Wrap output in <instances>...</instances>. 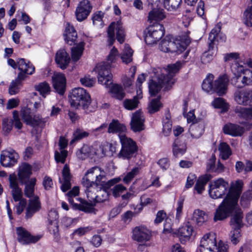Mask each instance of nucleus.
Masks as SVG:
<instances>
[{
    "label": "nucleus",
    "mask_w": 252,
    "mask_h": 252,
    "mask_svg": "<svg viewBox=\"0 0 252 252\" xmlns=\"http://www.w3.org/2000/svg\"><path fill=\"white\" fill-rule=\"evenodd\" d=\"M233 192L230 191L226 198L219 205L216 211L214 219L215 221L223 220L233 214L230 220V225L233 230L230 232V237L231 242L236 245L239 242L241 237L240 228L243 225V215L238 204L240 191Z\"/></svg>",
    "instance_id": "nucleus-1"
},
{
    "label": "nucleus",
    "mask_w": 252,
    "mask_h": 252,
    "mask_svg": "<svg viewBox=\"0 0 252 252\" xmlns=\"http://www.w3.org/2000/svg\"><path fill=\"white\" fill-rule=\"evenodd\" d=\"M181 66L180 62L168 65L165 69L166 74H157L153 77L149 84V93L151 95H155L161 88L167 91L170 90L175 82L173 77L179 71Z\"/></svg>",
    "instance_id": "nucleus-2"
},
{
    "label": "nucleus",
    "mask_w": 252,
    "mask_h": 252,
    "mask_svg": "<svg viewBox=\"0 0 252 252\" xmlns=\"http://www.w3.org/2000/svg\"><path fill=\"white\" fill-rule=\"evenodd\" d=\"M243 182L241 180H237L235 183H232L229 187L228 181L222 178H218L211 181L209 184V194L213 199L222 198L226 195L222 201L226 198L230 191H240L239 197L241 193Z\"/></svg>",
    "instance_id": "nucleus-3"
},
{
    "label": "nucleus",
    "mask_w": 252,
    "mask_h": 252,
    "mask_svg": "<svg viewBox=\"0 0 252 252\" xmlns=\"http://www.w3.org/2000/svg\"><path fill=\"white\" fill-rule=\"evenodd\" d=\"M190 32L187 31L179 36V39L175 41L171 40L166 37L160 42L159 49L164 52L181 53L184 51L191 42L189 34Z\"/></svg>",
    "instance_id": "nucleus-4"
},
{
    "label": "nucleus",
    "mask_w": 252,
    "mask_h": 252,
    "mask_svg": "<svg viewBox=\"0 0 252 252\" xmlns=\"http://www.w3.org/2000/svg\"><path fill=\"white\" fill-rule=\"evenodd\" d=\"M214 78L213 74H209L203 80L202 84V89L207 93L216 92L219 95L225 94L228 82L226 75L220 76L214 81Z\"/></svg>",
    "instance_id": "nucleus-5"
},
{
    "label": "nucleus",
    "mask_w": 252,
    "mask_h": 252,
    "mask_svg": "<svg viewBox=\"0 0 252 252\" xmlns=\"http://www.w3.org/2000/svg\"><path fill=\"white\" fill-rule=\"evenodd\" d=\"M71 105L76 108L79 106L83 109L86 113L93 111L90 107L91 98L86 91L82 88H75L70 94Z\"/></svg>",
    "instance_id": "nucleus-6"
},
{
    "label": "nucleus",
    "mask_w": 252,
    "mask_h": 252,
    "mask_svg": "<svg viewBox=\"0 0 252 252\" xmlns=\"http://www.w3.org/2000/svg\"><path fill=\"white\" fill-rule=\"evenodd\" d=\"M120 143L122 148L118 154V157L124 159H129L134 157L138 151L136 143L126 135L120 136Z\"/></svg>",
    "instance_id": "nucleus-7"
},
{
    "label": "nucleus",
    "mask_w": 252,
    "mask_h": 252,
    "mask_svg": "<svg viewBox=\"0 0 252 252\" xmlns=\"http://www.w3.org/2000/svg\"><path fill=\"white\" fill-rule=\"evenodd\" d=\"M115 33L116 38L118 41L120 43H123L125 41L126 32L121 21L117 22V23H112L108 28V41L110 46L113 44L115 40Z\"/></svg>",
    "instance_id": "nucleus-8"
},
{
    "label": "nucleus",
    "mask_w": 252,
    "mask_h": 252,
    "mask_svg": "<svg viewBox=\"0 0 252 252\" xmlns=\"http://www.w3.org/2000/svg\"><path fill=\"white\" fill-rule=\"evenodd\" d=\"M164 34V30L162 25L156 23L150 26L145 36V41L147 44L152 45L161 38Z\"/></svg>",
    "instance_id": "nucleus-9"
},
{
    "label": "nucleus",
    "mask_w": 252,
    "mask_h": 252,
    "mask_svg": "<svg viewBox=\"0 0 252 252\" xmlns=\"http://www.w3.org/2000/svg\"><path fill=\"white\" fill-rule=\"evenodd\" d=\"M110 67L109 63L105 62L98 63L95 67L98 83L106 87L112 83V75L110 72Z\"/></svg>",
    "instance_id": "nucleus-10"
},
{
    "label": "nucleus",
    "mask_w": 252,
    "mask_h": 252,
    "mask_svg": "<svg viewBox=\"0 0 252 252\" xmlns=\"http://www.w3.org/2000/svg\"><path fill=\"white\" fill-rule=\"evenodd\" d=\"M20 116L27 125L32 126L44 125L49 119L48 118H42L39 115L32 116L31 109L27 107H24L21 109Z\"/></svg>",
    "instance_id": "nucleus-11"
},
{
    "label": "nucleus",
    "mask_w": 252,
    "mask_h": 252,
    "mask_svg": "<svg viewBox=\"0 0 252 252\" xmlns=\"http://www.w3.org/2000/svg\"><path fill=\"white\" fill-rule=\"evenodd\" d=\"M200 252H216L217 250L216 236L214 234L205 235L200 243Z\"/></svg>",
    "instance_id": "nucleus-12"
},
{
    "label": "nucleus",
    "mask_w": 252,
    "mask_h": 252,
    "mask_svg": "<svg viewBox=\"0 0 252 252\" xmlns=\"http://www.w3.org/2000/svg\"><path fill=\"white\" fill-rule=\"evenodd\" d=\"M19 155L15 150L8 149L1 151L0 157L1 164L4 167H11L17 162Z\"/></svg>",
    "instance_id": "nucleus-13"
},
{
    "label": "nucleus",
    "mask_w": 252,
    "mask_h": 252,
    "mask_svg": "<svg viewBox=\"0 0 252 252\" xmlns=\"http://www.w3.org/2000/svg\"><path fill=\"white\" fill-rule=\"evenodd\" d=\"M235 101L240 105H248L252 102V90H237L234 94Z\"/></svg>",
    "instance_id": "nucleus-14"
},
{
    "label": "nucleus",
    "mask_w": 252,
    "mask_h": 252,
    "mask_svg": "<svg viewBox=\"0 0 252 252\" xmlns=\"http://www.w3.org/2000/svg\"><path fill=\"white\" fill-rule=\"evenodd\" d=\"M92 9V6L88 0H83L80 2L75 11L76 19L78 21L86 19Z\"/></svg>",
    "instance_id": "nucleus-15"
},
{
    "label": "nucleus",
    "mask_w": 252,
    "mask_h": 252,
    "mask_svg": "<svg viewBox=\"0 0 252 252\" xmlns=\"http://www.w3.org/2000/svg\"><path fill=\"white\" fill-rule=\"evenodd\" d=\"M151 234L149 230L143 226H136L132 230V239L140 243H145L150 240Z\"/></svg>",
    "instance_id": "nucleus-16"
},
{
    "label": "nucleus",
    "mask_w": 252,
    "mask_h": 252,
    "mask_svg": "<svg viewBox=\"0 0 252 252\" xmlns=\"http://www.w3.org/2000/svg\"><path fill=\"white\" fill-rule=\"evenodd\" d=\"M16 232L18 241L23 245L35 243L40 239L39 236H32L26 229L21 227H17Z\"/></svg>",
    "instance_id": "nucleus-17"
},
{
    "label": "nucleus",
    "mask_w": 252,
    "mask_h": 252,
    "mask_svg": "<svg viewBox=\"0 0 252 252\" xmlns=\"http://www.w3.org/2000/svg\"><path fill=\"white\" fill-rule=\"evenodd\" d=\"M92 180H94L96 186L101 185L106 178L104 170L98 166H94L89 169L86 173Z\"/></svg>",
    "instance_id": "nucleus-18"
},
{
    "label": "nucleus",
    "mask_w": 252,
    "mask_h": 252,
    "mask_svg": "<svg viewBox=\"0 0 252 252\" xmlns=\"http://www.w3.org/2000/svg\"><path fill=\"white\" fill-rule=\"evenodd\" d=\"M18 68L20 71L18 74H21L23 75V80L28 75L32 74L35 71V67L29 61L21 58L17 61Z\"/></svg>",
    "instance_id": "nucleus-19"
},
{
    "label": "nucleus",
    "mask_w": 252,
    "mask_h": 252,
    "mask_svg": "<svg viewBox=\"0 0 252 252\" xmlns=\"http://www.w3.org/2000/svg\"><path fill=\"white\" fill-rule=\"evenodd\" d=\"M144 118L141 112L136 111L133 113L130 122L131 129L133 131L139 132L144 129Z\"/></svg>",
    "instance_id": "nucleus-20"
},
{
    "label": "nucleus",
    "mask_w": 252,
    "mask_h": 252,
    "mask_svg": "<svg viewBox=\"0 0 252 252\" xmlns=\"http://www.w3.org/2000/svg\"><path fill=\"white\" fill-rule=\"evenodd\" d=\"M231 70L235 76L232 79V83L237 88H241L242 86L239 83V79H241V75L243 74L246 69L243 65L237 62H234L231 66Z\"/></svg>",
    "instance_id": "nucleus-21"
},
{
    "label": "nucleus",
    "mask_w": 252,
    "mask_h": 252,
    "mask_svg": "<svg viewBox=\"0 0 252 252\" xmlns=\"http://www.w3.org/2000/svg\"><path fill=\"white\" fill-rule=\"evenodd\" d=\"M53 86L55 90L61 95L63 94L66 86V79L62 73L55 74L52 77Z\"/></svg>",
    "instance_id": "nucleus-22"
},
{
    "label": "nucleus",
    "mask_w": 252,
    "mask_h": 252,
    "mask_svg": "<svg viewBox=\"0 0 252 252\" xmlns=\"http://www.w3.org/2000/svg\"><path fill=\"white\" fill-rule=\"evenodd\" d=\"M67 145V140L63 137H61L59 140L61 152L56 151L55 153V159L57 162H61L62 163L65 162L68 152L64 149L66 147Z\"/></svg>",
    "instance_id": "nucleus-23"
},
{
    "label": "nucleus",
    "mask_w": 252,
    "mask_h": 252,
    "mask_svg": "<svg viewBox=\"0 0 252 252\" xmlns=\"http://www.w3.org/2000/svg\"><path fill=\"white\" fill-rule=\"evenodd\" d=\"M221 26L220 24H217L215 27L211 30L208 39L210 41L209 43H213L214 46L215 45V42H225L226 40V36L220 32Z\"/></svg>",
    "instance_id": "nucleus-24"
},
{
    "label": "nucleus",
    "mask_w": 252,
    "mask_h": 252,
    "mask_svg": "<svg viewBox=\"0 0 252 252\" xmlns=\"http://www.w3.org/2000/svg\"><path fill=\"white\" fill-rule=\"evenodd\" d=\"M10 188L11 189V194L15 202L24 199L22 189L19 187L17 179L15 177H10Z\"/></svg>",
    "instance_id": "nucleus-25"
},
{
    "label": "nucleus",
    "mask_w": 252,
    "mask_h": 252,
    "mask_svg": "<svg viewBox=\"0 0 252 252\" xmlns=\"http://www.w3.org/2000/svg\"><path fill=\"white\" fill-rule=\"evenodd\" d=\"M56 63L63 69L67 67L70 61L69 55L64 49L59 50L56 54Z\"/></svg>",
    "instance_id": "nucleus-26"
},
{
    "label": "nucleus",
    "mask_w": 252,
    "mask_h": 252,
    "mask_svg": "<svg viewBox=\"0 0 252 252\" xmlns=\"http://www.w3.org/2000/svg\"><path fill=\"white\" fill-rule=\"evenodd\" d=\"M126 131V126L118 120H113L109 125L108 132L118 134L120 139L121 135H126L125 134Z\"/></svg>",
    "instance_id": "nucleus-27"
},
{
    "label": "nucleus",
    "mask_w": 252,
    "mask_h": 252,
    "mask_svg": "<svg viewBox=\"0 0 252 252\" xmlns=\"http://www.w3.org/2000/svg\"><path fill=\"white\" fill-rule=\"evenodd\" d=\"M41 208L39 198L37 196L34 197L30 200L29 205L26 209V218H31L33 215L38 211Z\"/></svg>",
    "instance_id": "nucleus-28"
},
{
    "label": "nucleus",
    "mask_w": 252,
    "mask_h": 252,
    "mask_svg": "<svg viewBox=\"0 0 252 252\" xmlns=\"http://www.w3.org/2000/svg\"><path fill=\"white\" fill-rule=\"evenodd\" d=\"M63 35L66 43L70 45L74 43L77 37L76 31L69 23L66 25Z\"/></svg>",
    "instance_id": "nucleus-29"
},
{
    "label": "nucleus",
    "mask_w": 252,
    "mask_h": 252,
    "mask_svg": "<svg viewBox=\"0 0 252 252\" xmlns=\"http://www.w3.org/2000/svg\"><path fill=\"white\" fill-rule=\"evenodd\" d=\"M137 94L134 96L132 99H126L123 101L124 107L128 110H132L136 109L138 107L139 99L142 97V90L141 88L137 91Z\"/></svg>",
    "instance_id": "nucleus-30"
},
{
    "label": "nucleus",
    "mask_w": 252,
    "mask_h": 252,
    "mask_svg": "<svg viewBox=\"0 0 252 252\" xmlns=\"http://www.w3.org/2000/svg\"><path fill=\"white\" fill-rule=\"evenodd\" d=\"M193 232V227L189 224L180 227L178 230V235L182 243L189 240Z\"/></svg>",
    "instance_id": "nucleus-31"
},
{
    "label": "nucleus",
    "mask_w": 252,
    "mask_h": 252,
    "mask_svg": "<svg viewBox=\"0 0 252 252\" xmlns=\"http://www.w3.org/2000/svg\"><path fill=\"white\" fill-rule=\"evenodd\" d=\"M32 174V167L30 165L24 163L20 168L18 174L19 179L22 184H26Z\"/></svg>",
    "instance_id": "nucleus-32"
},
{
    "label": "nucleus",
    "mask_w": 252,
    "mask_h": 252,
    "mask_svg": "<svg viewBox=\"0 0 252 252\" xmlns=\"http://www.w3.org/2000/svg\"><path fill=\"white\" fill-rule=\"evenodd\" d=\"M62 174L63 179V182L61 186V189L63 192L66 191L71 188L70 180L71 175L70 173V169L67 164H65L63 170Z\"/></svg>",
    "instance_id": "nucleus-33"
},
{
    "label": "nucleus",
    "mask_w": 252,
    "mask_h": 252,
    "mask_svg": "<svg viewBox=\"0 0 252 252\" xmlns=\"http://www.w3.org/2000/svg\"><path fill=\"white\" fill-rule=\"evenodd\" d=\"M204 123L202 119H199L198 123L191 125L189 131L191 136L194 138H199L204 132Z\"/></svg>",
    "instance_id": "nucleus-34"
},
{
    "label": "nucleus",
    "mask_w": 252,
    "mask_h": 252,
    "mask_svg": "<svg viewBox=\"0 0 252 252\" xmlns=\"http://www.w3.org/2000/svg\"><path fill=\"white\" fill-rule=\"evenodd\" d=\"M24 80L23 75L21 74H18L16 78L12 81L9 86V94L10 95H15L18 94L22 86V81Z\"/></svg>",
    "instance_id": "nucleus-35"
},
{
    "label": "nucleus",
    "mask_w": 252,
    "mask_h": 252,
    "mask_svg": "<svg viewBox=\"0 0 252 252\" xmlns=\"http://www.w3.org/2000/svg\"><path fill=\"white\" fill-rule=\"evenodd\" d=\"M223 129L224 133L233 136H241L244 132V129L242 126L234 124L225 125Z\"/></svg>",
    "instance_id": "nucleus-36"
},
{
    "label": "nucleus",
    "mask_w": 252,
    "mask_h": 252,
    "mask_svg": "<svg viewBox=\"0 0 252 252\" xmlns=\"http://www.w3.org/2000/svg\"><path fill=\"white\" fill-rule=\"evenodd\" d=\"M165 18V12L161 8H154L149 13L148 20L151 23L153 21H159Z\"/></svg>",
    "instance_id": "nucleus-37"
},
{
    "label": "nucleus",
    "mask_w": 252,
    "mask_h": 252,
    "mask_svg": "<svg viewBox=\"0 0 252 252\" xmlns=\"http://www.w3.org/2000/svg\"><path fill=\"white\" fill-rule=\"evenodd\" d=\"M108 197L109 194L104 189L100 190L97 195L93 194V193L88 194V198L89 201H94L95 202H103L108 200Z\"/></svg>",
    "instance_id": "nucleus-38"
},
{
    "label": "nucleus",
    "mask_w": 252,
    "mask_h": 252,
    "mask_svg": "<svg viewBox=\"0 0 252 252\" xmlns=\"http://www.w3.org/2000/svg\"><path fill=\"white\" fill-rule=\"evenodd\" d=\"M186 151V145L185 143H181L177 138L173 144V153L176 157H179L185 154Z\"/></svg>",
    "instance_id": "nucleus-39"
},
{
    "label": "nucleus",
    "mask_w": 252,
    "mask_h": 252,
    "mask_svg": "<svg viewBox=\"0 0 252 252\" xmlns=\"http://www.w3.org/2000/svg\"><path fill=\"white\" fill-rule=\"evenodd\" d=\"M208 216L203 211L195 210L192 216V220L198 225H202L207 220Z\"/></svg>",
    "instance_id": "nucleus-40"
},
{
    "label": "nucleus",
    "mask_w": 252,
    "mask_h": 252,
    "mask_svg": "<svg viewBox=\"0 0 252 252\" xmlns=\"http://www.w3.org/2000/svg\"><path fill=\"white\" fill-rule=\"evenodd\" d=\"M215 47L213 43H208V50L205 52L201 58V62L204 64L209 63L213 59V57L215 54Z\"/></svg>",
    "instance_id": "nucleus-41"
},
{
    "label": "nucleus",
    "mask_w": 252,
    "mask_h": 252,
    "mask_svg": "<svg viewBox=\"0 0 252 252\" xmlns=\"http://www.w3.org/2000/svg\"><path fill=\"white\" fill-rule=\"evenodd\" d=\"M211 176L210 175H205L200 177L197 181L194 189L196 190L197 193L200 194L204 190L205 186L207 183L211 179Z\"/></svg>",
    "instance_id": "nucleus-42"
},
{
    "label": "nucleus",
    "mask_w": 252,
    "mask_h": 252,
    "mask_svg": "<svg viewBox=\"0 0 252 252\" xmlns=\"http://www.w3.org/2000/svg\"><path fill=\"white\" fill-rule=\"evenodd\" d=\"M80 203L77 204L76 203L73 204L76 206V208L83 211L86 212H93L94 210V206L95 205V202H92L93 201H91V203H89L81 198H79Z\"/></svg>",
    "instance_id": "nucleus-43"
},
{
    "label": "nucleus",
    "mask_w": 252,
    "mask_h": 252,
    "mask_svg": "<svg viewBox=\"0 0 252 252\" xmlns=\"http://www.w3.org/2000/svg\"><path fill=\"white\" fill-rule=\"evenodd\" d=\"M182 0H164L165 8L169 11H176L181 6Z\"/></svg>",
    "instance_id": "nucleus-44"
},
{
    "label": "nucleus",
    "mask_w": 252,
    "mask_h": 252,
    "mask_svg": "<svg viewBox=\"0 0 252 252\" xmlns=\"http://www.w3.org/2000/svg\"><path fill=\"white\" fill-rule=\"evenodd\" d=\"M234 111L239 117L244 119L252 118V106L250 108H244L238 106L236 107Z\"/></svg>",
    "instance_id": "nucleus-45"
},
{
    "label": "nucleus",
    "mask_w": 252,
    "mask_h": 252,
    "mask_svg": "<svg viewBox=\"0 0 252 252\" xmlns=\"http://www.w3.org/2000/svg\"><path fill=\"white\" fill-rule=\"evenodd\" d=\"M219 151L220 153V156L222 159L226 160L232 154V151L230 146L225 142H221L219 146Z\"/></svg>",
    "instance_id": "nucleus-46"
},
{
    "label": "nucleus",
    "mask_w": 252,
    "mask_h": 252,
    "mask_svg": "<svg viewBox=\"0 0 252 252\" xmlns=\"http://www.w3.org/2000/svg\"><path fill=\"white\" fill-rule=\"evenodd\" d=\"M112 96L118 99L122 100L125 96V93L121 86L117 84L112 85L110 89Z\"/></svg>",
    "instance_id": "nucleus-47"
},
{
    "label": "nucleus",
    "mask_w": 252,
    "mask_h": 252,
    "mask_svg": "<svg viewBox=\"0 0 252 252\" xmlns=\"http://www.w3.org/2000/svg\"><path fill=\"white\" fill-rule=\"evenodd\" d=\"M84 43L81 42L71 49V57L73 61L77 62L80 58L84 50Z\"/></svg>",
    "instance_id": "nucleus-48"
},
{
    "label": "nucleus",
    "mask_w": 252,
    "mask_h": 252,
    "mask_svg": "<svg viewBox=\"0 0 252 252\" xmlns=\"http://www.w3.org/2000/svg\"><path fill=\"white\" fill-rule=\"evenodd\" d=\"M242 75L243 77L239 79L242 88L244 86H252V70L246 69Z\"/></svg>",
    "instance_id": "nucleus-49"
},
{
    "label": "nucleus",
    "mask_w": 252,
    "mask_h": 252,
    "mask_svg": "<svg viewBox=\"0 0 252 252\" xmlns=\"http://www.w3.org/2000/svg\"><path fill=\"white\" fill-rule=\"evenodd\" d=\"M132 50L129 45L126 44L121 55L123 62L126 64L131 62L132 60Z\"/></svg>",
    "instance_id": "nucleus-50"
},
{
    "label": "nucleus",
    "mask_w": 252,
    "mask_h": 252,
    "mask_svg": "<svg viewBox=\"0 0 252 252\" xmlns=\"http://www.w3.org/2000/svg\"><path fill=\"white\" fill-rule=\"evenodd\" d=\"M92 155V148L87 145H84L76 152L77 157L81 159H85L87 157L91 156Z\"/></svg>",
    "instance_id": "nucleus-51"
},
{
    "label": "nucleus",
    "mask_w": 252,
    "mask_h": 252,
    "mask_svg": "<svg viewBox=\"0 0 252 252\" xmlns=\"http://www.w3.org/2000/svg\"><path fill=\"white\" fill-rule=\"evenodd\" d=\"M82 184L83 186L86 188L85 192L87 196L88 193L91 194V193H93L92 189L91 188L94 185H95V182L94 180H92L86 173H85V176L82 178Z\"/></svg>",
    "instance_id": "nucleus-52"
},
{
    "label": "nucleus",
    "mask_w": 252,
    "mask_h": 252,
    "mask_svg": "<svg viewBox=\"0 0 252 252\" xmlns=\"http://www.w3.org/2000/svg\"><path fill=\"white\" fill-rule=\"evenodd\" d=\"M89 135V132L84 131L82 129L78 128L73 132V138L71 140L70 144H73L75 142L78 141L84 138L87 137Z\"/></svg>",
    "instance_id": "nucleus-53"
},
{
    "label": "nucleus",
    "mask_w": 252,
    "mask_h": 252,
    "mask_svg": "<svg viewBox=\"0 0 252 252\" xmlns=\"http://www.w3.org/2000/svg\"><path fill=\"white\" fill-rule=\"evenodd\" d=\"M35 89L39 92L40 94L44 97L50 93V87L46 82L39 83L35 86Z\"/></svg>",
    "instance_id": "nucleus-54"
},
{
    "label": "nucleus",
    "mask_w": 252,
    "mask_h": 252,
    "mask_svg": "<svg viewBox=\"0 0 252 252\" xmlns=\"http://www.w3.org/2000/svg\"><path fill=\"white\" fill-rule=\"evenodd\" d=\"M140 168L138 167L133 168L128 172L124 177L123 181L125 184H128L139 173Z\"/></svg>",
    "instance_id": "nucleus-55"
},
{
    "label": "nucleus",
    "mask_w": 252,
    "mask_h": 252,
    "mask_svg": "<svg viewBox=\"0 0 252 252\" xmlns=\"http://www.w3.org/2000/svg\"><path fill=\"white\" fill-rule=\"evenodd\" d=\"M36 179L32 178L28 184H27L24 189L25 195L28 197H31L34 194V185L35 184Z\"/></svg>",
    "instance_id": "nucleus-56"
},
{
    "label": "nucleus",
    "mask_w": 252,
    "mask_h": 252,
    "mask_svg": "<svg viewBox=\"0 0 252 252\" xmlns=\"http://www.w3.org/2000/svg\"><path fill=\"white\" fill-rule=\"evenodd\" d=\"M162 105L160 102V97L153 99L148 106V111L150 113H154L159 110Z\"/></svg>",
    "instance_id": "nucleus-57"
},
{
    "label": "nucleus",
    "mask_w": 252,
    "mask_h": 252,
    "mask_svg": "<svg viewBox=\"0 0 252 252\" xmlns=\"http://www.w3.org/2000/svg\"><path fill=\"white\" fill-rule=\"evenodd\" d=\"M152 202V199L147 197L146 195H142L140 197V204L135 208V212L137 214L140 213L143 209V207L145 206Z\"/></svg>",
    "instance_id": "nucleus-58"
},
{
    "label": "nucleus",
    "mask_w": 252,
    "mask_h": 252,
    "mask_svg": "<svg viewBox=\"0 0 252 252\" xmlns=\"http://www.w3.org/2000/svg\"><path fill=\"white\" fill-rule=\"evenodd\" d=\"M185 200L184 196H180L177 202V207L176 209V219L178 221L181 219L183 215V208Z\"/></svg>",
    "instance_id": "nucleus-59"
},
{
    "label": "nucleus",
    "mask_w": 252,
    "mask_h": 252,
    "mask_svg": "<svg viewBox=\"0 0 252 252\" xmlns=\"http://www.w3.org/2000/svg\"><path fill=\"white\" fill-rule=\"evenodd\" d=\"M214 107L221 108L223 111H226L228 109V106L224 100L222 98H216L212 103Z\"/></svg>",
    "instance_id": "nucleus-60"
},
{
    "label": "nucleus",
    "mask_w": 252,
    "mask_h": 252,
    "mask_svg": "<svg viewBox=\"0 0 252 252\" xmlns=\"http://www.w3.org/2000/svg\"><path fill=\"white\" fill-rule=\"evenodd\" d=\"M48 228L51 233H52L54 237V238L57 241L60 238V234L59 230L58 222L49 223Z\"/></svg>",
    "instance_id": "nucleus-61"
},
{
    "label": "nucleus",
    "mask_w": 252,
    "mask_h": 252,
    "mask_svg": "<svg viewBox=\"0 0 252 252\" xmlns=\"http://www.w3.org/2000/svg\"><path fill=\"white\" fill-rule=\"evenodd\" d=\"M103 15V13L101 11L95 13L92 17L93 24L97 26L102 27L103 25L102 21Z\"/></svg>",
    "instance_id": "nucleus-62"
},
{
    "label": "nucleus",
    "mask_w": 252,
    "mask_h": 252,
    "mask_svg": "<svg viewBox=\"0 0 252 252\" xmlns=\"http://www.w3.org/2000/svg\"><path fill=\"white\" fill-rule=\"evenodd\" d=\"M252 198V193L251 191L245 192L240 199V204L243 207H247Z\"/></svg>",
    "instance_id": "nucleus-63"
},
{
    "label": "nucleus",
    "mask_w": 252,
    "mask_h": 252,
    "mask_svg": "<svg viewBox=\"0 0 252 252\" xmlns=\"http://www.w3.org/2000/svg\"><path fill=\"white\" fill-rule=\"evenodd\" d=\"M77 221V219H72L65 217L63 218L62 220V226L64 229H68L72 227Z\"/></svg>",
    "instance_id": "nucleus-64"
}]
</instances>
